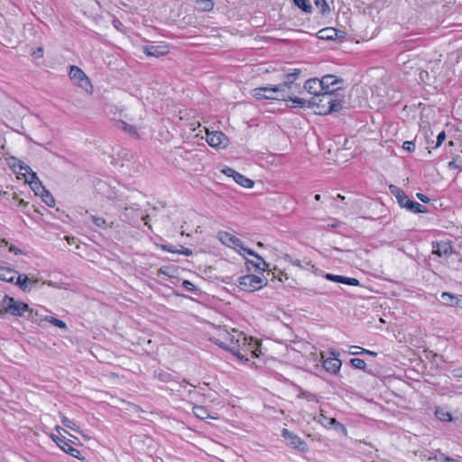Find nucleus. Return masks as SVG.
Segmentation results:
<instances>
[{"mask_svg":"<svg viewBox=\"0 0 462 462\" xmlns=\"http://www.w3.org/2000/svg\"><path fill=\"white\" fill-rule=\"evenodd\" d=\"M212 341L220 347L228 350L239 360H248V356H258V342L246 337L242 332L226 327L217 328V337Z\"/></svg>","mask_w":462,"mask_h":462,"instance_id":"1","label":"nucleus"},{"mask_svg":"<svg viewBox=\"0 0 462 462\" xmlns=\"http://www.w3.org/2000/svg\"><path fill=\"white\" fill-rule=\"evenodd\" d=\"M343 100L329 93H322L318 97H312L309 100L308 106H316V113L327 115L332 112H337L342 108Z\"/></svg>","mask_w":462,"mask_h":462,"instance_id":"2","label":"nucleus"},{"mask_svg":"<svg viewBox=\"0 0 462 462\" xmlns=\"http://www.w3.org/2000/svg\"><path fill=\"white\" fill-rule=\"evenodd\" d=\"M26 310H29L28 304L15 300L9 296H3L0 300V312L11 314L13 316H22Z\"/></svg>","mask_w":462,"mask_h":462,"instance_id":"3","label":"nucleus"},{"mask_svg":"<svg viewBox=\"0 0 462 462\" xmlns=\"http://www.w3.org/2000/svg\"><path fill=\"white\" fill-rule=\"evenodd\" d=\"M218 240L225 245L233 248L236 252H238L241 255L245 258V254H254V252L249 248H246L243 245L242 241L235 236L234 235L226 232L220 231L217 233Z\"/></svg>","mask_w":462,"mask_h":462,"instance_id":"4","label":"nucleus"},{"mask_svg":"<svg viewBox=\"0 0 462 462\" xmlns=\"http://www.w3.org/2000/svg\"><path fill=\"white\" fill-rule=\"evenodd\" d=\"M251 93L252 96L258 100H286L287 97V95L282 92V88L278 85L256 88H254Z\"/></svg>","mask_w":462,"mask_h":462,"instance_id":"5","label":"nucleus"},{"mask_svg":"<svg viewBox=\"0 0 462 462\" xmlns=\"http://www.w3.org/2000/svg\"><path fill=\"white\" fill-rule=\"evenodd\" d=\"M69 76L74 85L82 88L87 93L92 92L93 87L91 85L90 79L80 68L77 66H70Z\"/></svg>","mask_w":462,"mask_h":462,"instance_id":"6","label":"nucleus"},{"mask_svg":"<svg viewBox=\"0 0 462 462\" xmlns=\"http://www.w3.org/2000/svg\"><path fill=\"white\" fill-rule=\"evenodd\" d=\"M321 84L323 92L329 93L336 97L339 96V91L345 89L344 80L331 74L322 77Z\"/></svg>","mask_w":462,"mask_h":462,"instance_id":"7","label":"nucleus"},{"mask_svg":"<svg viewBox=\"0 0 462 462\" xmlns=\"http://www.w3.org/2000/svg\"><path fill=\"white\" fill-rule=\"evenodd\" d=\"M265 284L266 282L262 277L249 274L239 279L238 286L240 290L251 292L262 289Z\"/></svg>","mask_w":462,"mask_h":462,"instance_id":"8","label":"nucleus"},{"mask_svg":"<svg viewBox=\"0 0 462 462\" xmlns=\"http://www.w3.org/2000/svg\"><path fill=\"white\" fill-rule=\"evenodd\" d=\"M206 141L213 148L226 149L229 144L227 136L219 131H209L206 128Z\"/></svg>","mask_w":462,"mask_h":462,"instance_id":"9","label":"nucleus"},{"mask_svg":"<svg viewBox=\"0 0 462 462\" xmlns=\"http://www.w3.org/2000/svg\"><path fill=\"white\" fill-rule=\"evenodd\" d=\"M222 172L226 176L232 178L237 184L244 188L252 189L254 187V182L251 179H248L232 168L226 167L222 170Z\"/></svg>","mask_w":462,"mask_h":462,"instance_id":"10","label":"nucleus"},{"mask_svg":"<svg viewBox=\"0 0 462 462\" xmlns=\"http://www.w3.org/2000/svg\"><path fill=\"white\" fill-rule=\"evenodd\" d=\"M331 354L334 357L323 359L322 365L327 372L335 374L339 371L342 363L341 360L337 357V356L339 355L338 353L331 352Z\"/></svg>","mask_w":462,"mask_h":462,"instance_id":"11","label":"nucleus"},{"mask_svg":"<svg viewBox=\"0 0 462 462\" xmlns=\"http://www.w3.org/2000/svg\"><path fill=\"white\" fill-rule=\"evenodd\" d=\"M304 89L310 95H313V97H318L324 93L321 79H308L304 84Z\"/></svg>","mask_w":462,"mask_h":462,"instance_id":"12","label":"nucleus"},{"mask_svg":"<svg viewBox=\"0 0 462 462\" xmlns=\"http://www.w3.org/2000/svg\"><path fill=\"white\" fill-rule=\"evenodd\" d=\"M143 52L151 57H162L169 53L167 45H149L143 48Z\"/></svg>","mask_w":462,"mask_h":462,"instance_id":"13","label":"nucleus"},{"mask_svg":"<svg viewBox=\"0 0 462 462\" xmlns=\"http://www.w3.org/2000/svg\"><path fill=\"white\" fill-rule=\"evenodd\" d=\"M301 70L300 69H294L291 73H288L282 83L278 86L282 88V92L286 95V90L293 87L294 81L299 78Z\"/></svg>","mask_w":462,"mask_h":462,"instance_id":"14","label":"nucleus"},{"mask_svg":"<svg viewBox=\"0 0 462 462\" xmlns=\"http://www.w3.org/2000/svg\"><path fill=\"white\" fill-rule=\"evenodd\" d=\"M318 37L321 40H334L343 38L344 32L332 27H327L319 31Z\"/></svg>","mask_w":462,"mask_h":462,"instance_id":"15","label":"nucleus"},{"mask_svg":"<svg viewBox=\"0 0 462 462\" xmlns=\"http://www.w3.org/2000/svg\"><path fill=\"white\" fill-rule=\"evenodd\" d=\"M325 278L328 281L335 282H340L350 286H359L360 282L356 278H350L341 275H335L331 273H327L325 275Z\"/></svg>","mask_w":462,"mask_h":462,"instance_id":"16","label":"nucleus"},{"mask_svg":"<svg viewBox=\"0 0 462 462\" xmlns=\"http://www.w3.org/2000/svg\"><path fill=\"white\" fill-rule=\"evenodd\" d=\"M440 300L442 303L447 306H462V296L454 295L449 292H442Z\"/></svg>","mask_w":462,"mask_h":462,"instance_id":"17","label":"nucleus"},{"mask_svg":"<svg viewBox=\"0 0 462 462\" xmlns=\"http://www.w3.org/2000/svg\"><path fill=\"white\" fill-rule=\"evenodd\" d=\"M282 436L287 439V444L293 448H299L304 444L300 437L290 432L287 429H283Z\"/></svg>","mask_w":462,"mask_h":462,"instance_id":"18","label":"nucleus"},{"mask_svg":"<svg viewBox=\"0 0 462 462\" xmlns=\"http://www.w3.org/2000/svg\"><path fill=\"white\" fill-rule=\"evenodd\" d=\"M27 182L37 196L41 197L46 191L36 174H31V179H27Z\"/></svg>","mask_w":462,"mask_h":462,"instance_id":"19","label":"nucleus"},{"mask_svg":"<svg viewBox=\"0 0 462 462\" xmlns=\"http://www.w3.org/2000/svg\"><path fill=\"white\" fill-rule=\"evenodd\" d=\"M18 275V273L11 268L0 266V280L8 282H14V280L16 279Z\"/></svg>","mask_w":462,"mask_h":462,"instance_id":"20","label":"nucleus"},{"mask_svg":"<svg viewBox=\"0 0 462 462\" xmlns=\"http://www.w3.org/2000/svg\"><path fill=\"white\" fill-rule=\"evenodd\" d=\"M433 254L439 256L448 257L452 254V247L448 243H438L433 249Z\"/></svg>","mask_w":462,"mask_h":462,"instance_id":"21","label":"nucleus"},{"mask_svg":"<svg viewBox=\"0 0 462 462\" xmlns=\"http://www.w3.org/2000/svg\"><path fill=\"white\" fill-rule=\"evenodd\" d=\"M389 189L391 193L395 196L400 206L403 208L409 201V198L406 194L394 185H390Z\"/></svg>","mask_w":462,"mask_h":462,"instance_id":"22","label":"nucleus"},{"mask_svg":"<svg viewBox=\"0 0 462 462\" xmlns=\"http://www.w3.org/2000/svg\"><path fill=\"white\" fill-rule=\"evenodd\" d=\"M13 167L17 171L18 174L24 177L26 182L27 179H31V174H36L28 165L24 164L21 161H18L17 163H14Z\"/></svg>","mask_w":462,"mask_h":462,"instance_id":"23","label":"nucleus"},{"mask_svg":"<svg viewBox=\"0 0 462 462\" xmlns=\"http://www.w3.org/2000/svg\"><path fill=\"white\" fill-rule=\"evenodd\" d=\"M20 289L24 292H30L32 290V286L30 285L29 277L25 274H19L14 282Z\"/></svg>","mask_w":462,"mask_h":462,"instance_id":"24","label":"nucleus"},{"mask_svg":"<svg viewBox=\"0 0 462 462\" xmlns=\"http://www.w3.org/2000/svg\"><path fill=\"white\" fill-rule=\"evenodd\" d=\"M193 412H194L195 416L200 420H205V419H208V418H211L214 420L217 419V417L210 415L208 411L205 407L200 406V405H195L193 407Z\"/></svg>","mask_w":462,"mask_h":462,"instance_id":"25","label":"nucleus"},{"mask_svg":"<svg viewBox=\"0 0 462 462\" xmlns=\"http://www.w3.org/2000/svg\"><path fill=\"white\" fill-rule=\"evenodd\" d=\"M58 446L67 454H69L70 456L79 458L80 451L77 448H74L71 447L69 443H67L65 440H60V443L58 442Z\"/></svg>","mask_w":462,"mask_h":462,"instance_id":"26","label":"nucleus"},{"mask_svg":"<svg viewBox=\"0 0 462 462\" xmlns=\"http://www.w3.org/2000/svg\"><path fill=\"white\" fill-rule=\"evenodd\" d=\"M436 417L442 421H452L453 417L451 413L443 407H438L435 411Z\"/></svg>","mask_w":462,"mask_h":462,"instance_id":"27","label":"nucleus"},{"mask_svg":"<svg viewBox=\"0 0 462 462\" xmlns=\"http://www.w3.org/2000/svg\"><path fill=\"white\" fill-rule=\"evenodd\" d=\"M116 126L117 128L122 129L131 134H134L136 133V127L138 125H131L123 119H119L116 121Z\"/></svg>","mask_w":462,"mask_h":462,"instance_id":"28","label":"nucleus"},{"mask_svg":"<svg viewBox=\"0 0 462 462\" xmlns=\"http://www.w3.org/2000/svg\"><path fill=\"white\" fill-rule=\"evenodd\" d=\"M250 255L253 256L254 260H250L248 262L252 263L255 268L263 271H265L268 268V264L259 254L254 253V254Z\"/></svg>","mask_w":462,"mask_h":462,"instance_id":"29","label":"nucleus"},{"mask_svg":"<svg viewBox=\"0 0 462 462\" xmlns=\"http://www.w3.org/2000/svg\"><path fill=\"white\" fill-rule=\"evenodd\" d=\"M403 208H406L408 210L413 213H423L426 212L425 207L421 204L412 201L409 199V201Z\"/></svg>","mask_w":462,"mask_h":462,"instance_id":"30","label":"nucleus"},{"mask_svg":"<svg viewBox=\"0 0 462 462\" xmlns=\"http://www.w3.org/2000/svg\"><path fill=\"white\" fill-rule=\"evenodd\" d=\"M197 7L202 12H210L214 8V2L212 0H196Z\"/></svg>","mask_w":462,"mask_h":462,"instance_id":"31","label":"nucleus"},{"mask_svg":"<svg viewBox=\"0 0 462 462\" xmlns=\"http://www.w3.org/2000/svg\"><path fill=\"white\" fill-rule=\"evenodd\" d=\"M60 420H61V422L66 426L68 427L69 429L78 432V433H80L84 438L89 439V437H88L87 435L83 434L79 428L71 420H69L68 417L64 416V415H61L60 416Z\"/></svg>","mask_w":462,"mask_h":462,"instance_id":"32","label":"nucleus"},{"mask_svg":"<svg viewBox=\"0 0 462 462\" xmlns=\"http://www.w3.org/2000/svg\"><path fill=\"white\" fill-rule=\"evenodd\" d=\"M288 102H291V104H288L290 107H304L308 106L309 101L305 100L304 98L300 97H290Z\"/></svg>","mask_w":462,"mask_h":462,"instance_id":"33","label":"nucleus"},{"mask_svg":"<svg viewBox=\"0 0 462 462\" xmlns=\"http://www.w3.org/2000/svg\"><path fill=\"white\" fill-rule=\"evenodd\" d=\"M26 312H28V319H31L32 322L37 323L40 326L42 325V322L43 320H45L44 318L42 319V316L39 314L38 311L33 310L30 308H29V310H26Z\"/></svg>","mask_w":462,"mask_h":462,"instance_id":"34","label":"nucleus"},{"mask_svg":"<svg viewBox=\"0 0 462 462\" xmlns=\"http://www.w3.org/2000/svg\"><path fill=\"white\" fill-rule=\"evenodd\" d=\"M294 4L305 13L311 12V5L309 0H293Z\"/></svg>","mask_w":462,"mask_h":462,"instance_id":"35","label":"nucleus"},{"mask_svg":"<svg viewBox=\"0 0 462 462\" xmlns=\"http://www.w3.org/2000/svg\"><path fill=\"white\" fill-rule=\"evenodd\" d=\"M41 198L47 206L51 208H53L55 206V199L49 190L46 189V191L42 193Z\"/></svg>","mask_w":462,"mask_h":462,"instance_id":"36","label":"nucleus"},{"mask_svg":"<svg viewBox=\"0 0 462 462\" xmlns=\"http://www.w3.org/2000/svg\"><path fill=\"white\" fill-rule=\"evenodd\" d=\"M44 319L51 324H53L54 326L61 328V329H66L67 328V325L64 321L60 320V319H58L54 317H48L46 316L44 318Z\"/></svg>","mask_w":462,"mask_h":462,"instance_id":"37","label":"nucleus"},{"mask_svg":"<svg viewBox=\"0 0 462 462\" xmlns=\"http://www.w3.org/2000/svg\"><path fill=\"white\" fill-rule=\"evenodd\" d=\"M90 218H91V220L94 222V224L97 226L102 227V228L108 227L106 220L104 217H97V216H91Z\"/></svg>","mask_w":462,"mask_h":462,"instance_id":"38","label":"nucleus"},{"mask_svg":"<svg viewBox=\"0 0 462 462\" xmlns=\"http://www.w3.org/2000/svg\"><path fill=\"white\" fill-rule=\"evenodd\" d=\"M314 4H315L316 7L319 8L322 14H325L329 10L328 5L326 2V0H314Z\"/></svg>","mask_w":462,"mask_h":462,"instance_id":"39","label":"nucleus"},{"mask_svg":"<svg viewBox=\"0 0 462 462\" xmlns=\"http://www.w3.org/2000/svg\"><path fill=\"white\" fill-rule=\"evenodd\" d=\"M350 363L354 367L357 369L365 370L366 367L365 362L361 358H352Z\"/></svg>","mask_w":462,"mask_h":462,"instance_id":"40","label":"nucleus"},{"mask_svg":"<svg viewBox=\"0 0 462 462\" xmlns=\"http://www.w3.org/2000/svg\"><path fill=\"white\" fill-rule=\"evenodd\" d=\"M162 248H163V250H166V251H168V252L179 253V254H184V255H187V256H189V255H191V254H192V251H191L190 249H189V248H183L181 251H174V250H172V249L169 248V247H168V246H166V245H163V247H162Z\"/></svg>","mask_w":462,"mask_h":462,"instance_id":"41","label":"nucleus"},{"mask_svg":"<svg viewBox=\"0 0 462 462\" xmlns=\"http://www.w3.org/2000/svg\"><path fill=\"white\" fill-rule=\"evenodd\" d=\"M402 148L406 152H413L415 150V143L411 141H405L402 143Z\"/></svg>","mask_w":462,"mask_h":462,"instance_id":"42","label":"nucleus"},{"mask_svg":"<svg viewBox=\"0 0 462 462\" xmlns=\"http://www.w3.org/2000/svg\"><path fill=\"white\" fill-rule=\"evenodd\" d=\"M446 139V134L444 131L440 132L438 136H437V141H436V144L435 146H433L432 148H438L439 147L442 143L445 141Z\"/></svg>","mask_w":462,"mask_h":462,"instance_id":"43","label":"nucleus"},{"mask_svg":"<svg viewBox=\"0 0 462 462\" xmlns=\"http://www.w3.org/2000/svg\"><path fill=\"white\" fill-rule=\"evenodd\" d=\"M182 285L188 291H193L196 290V286L188 280L183 281Z\"/></svg>","mask_w":462,"mask_h":462,"instance_id":"44","label":"nucleus"},{"mask_svg":"<svg viewBox=\"0 0 462 462\" xmlns=\"http://www.w3.org/2000/svg\"><path fill=\"white\" fill-rule=\"evenodd\" d=\"M362 349H363L362 347L357 346H349V352L352 355H358V354L363 353Z\"/></svg>","mask_w":462,"mask_h":462,"instance_id":"45","label":"nucleus"},{"mask_svg":"<svg viewBox=\"0 0 462 462\" xmlns=\"http://www.w3.org/2000/svg\"><path fill=\"white\" fill-rule=\"evenodd\" d=\"M32 55L37 59L42 58L43 56V49L42 47H39L37 50L32 52Z\"/></svg>","mask_w":462,"mask_h":462,"instance_id":"46","label":"nucleus"},{"mask_svg":"<svg viewBox=\"0 0 462 462\" xmlns=\"http://www.w3.org/2000/svg\"><path fill=\"white\" fill-rule=\"evenodd\" d=\"M453 375L455 377H459V378H462V366L461 367H458L457 369H455L453 371Z\"/></svg>","mask_w":462,"mask_h":462,"instance_id":"47","label":"nucleus"},{"mask_svg":"<svg viewBox=\"0 0 462 462\" xmlns=\"http://www.w3.org/2000/svg\"><path fill=\"white\" fill-rule=\"evenodd\" d=\"M417 197L422 202H429V200H430L427 196H425L424 194H421V193H418Z\"/></svg>","mask_w":462,"mask_h":462,"instance_id":"48","label":"nucleus"},{"mask_svg":"<svg viewBox=\"0 0 462 462\" xmlns=\"http://www.w3.org/2000/svg\"><path fill=\"white\" fill-rule=\"evenodd\" d=\"M9 251L12 252V253H14L16 254H22V251L19 248H17L16 246H14V245H10L9 246Z\"/></svg>","mask_w":462,"mask_h":462,"instance_id":"49","label":"nucleus"},{"mask_svg":"<svg viewBox=\"0 0 462 462\" xmlns=\"http://www.w3.org/2000/svg\"><path fill=\"white\" fill-rule=\"evenodd\" d=\"M329 424H330V425H337V426H339L340 428H343V429L345 430L344 426H343L342 424H340V423H339L336 419H334V418H331V419L329 420Z\"/></svg>","mask_w":462,"mask_h":462,"instance_id":"50","label":"nucleus"},{"mask_svg":"<svg viewBox=\"0 0 462 462\" xmlns=\"http://www.w3.org/2000/svg\"><path fill=\"white\" fill-rule=\"evenodd\" d=\"M304 396H305V398H306L308 401H310V402H313V401H314V402H318V400H317V398H316V396H315V395H312V394H310V393H309V394H305V393H304Z\"/></svg>","mask_w":462,"mask_h":462,"instance_id":"51","label":"nucleus"},{"mask_svg":"<svg viewBox=\"0 0 462 462\" xmlns=\"http://www.w3.org/2000/svg\"><path fill=\"white\" fill-rule=\"evenodd\" d=\"M29 282H30V285H32V289H33L35 287V285L37 284L38 280L37 279L29 278Z\"/></svg>","mask_w":462,"mask_h":462,"instance_id":"52","label":"nucleus"},{"mask_svg":"<svg viewBox=\"0 0 462 462\" xmlns=\"http://www.w3.org/2000/svg\"><path fill=\"white\" fill-rule=\"evenodd\" d=\"M8 245V242L5 239H0V247H5Z\"/></svg>","mask_w":462,"mask_h":462,"instance_id":"53","label":"nucleus"},{"mask_svg":"<svg viewBox=\"0 0 462 462\" xmlns=\"http://www.w3.org/2000/svg\"><path fill=\"white\" fill-rule=\"evenodd\" d=\"M362 352H364L365 354H368L370 356H375L377 355L375 352H373V351H370V350H367V349H362Z\"/></svg>","mask_w":462,"mask_h":462,"instance_id":"54","label":"nucleus"},{"mask_svg":"<svg viewBox=\"0 0 462 462\" xmlns=\"http://www.w3.org/2000/svg\"><path fill=\"white\" fill-rule=\"evenodd\" d=\"M67 242L69 244V245H72L75 243V238L74 237H70V236H66L65 237Z\"/></svg>","mask_w":462,"mask_h":462,"instance_id":"55","label":"nucleus"},{"mask_svg":"<svg viewBox=\"0 0 462 462\" xmlns=\"http://www.w3.org/2000/svg\"><path fill=\"white\" fill-rule=\"evenodd\" d=\"M51 438H52L53 441H55L57 444H58V442L60 443V440H63L62 439H60V437L55 436V435H51Z\"/></svg>","mask_w":462,"mask_h":462,"instance_id":"56","label":"nucleus"},{"mask_svg":"<svg viewBox=\"0 0 462 462\" xmlns=\"http://www.w3.org/2000/svg\"><path fill=\"white\" fill-rule=\"evenodd\" d=\"M283 259H284L286 262L292 263V261H293V260L291 259V257L289 254H285V255L283 256Z\"/></svg>","mask_w":462,"mask_h":462,"instance_id":"57","label":"nucleus"},{"mask_svg":"<svg viewBox=\"0 0 462 462\" xmlns=\"http://www.w3.org/2000/svg\"><path fill=\"white\" fill-rule=\"evenodd\" d=\"M327 420V418L325 417V415H323L322 413L320 414L319 418L318 419L319 422H320L321 424H323V420Z\"/></svg>","mask_w":462,"mask_h":462,"instance_id":"58","label":"nucleus"},{"mask_svg":"<svg viewBox=\"0 0 462 462\" xmlns=\"http://www.w3.org/2000/svg\"><path fill=\"white\" fill-rule=\"evenodd\" d=\"M207 398H208L209 401H211V402H214V401H215V399H216V398H215V396H214V394H208V395H207Z\"/></svg>","mask_w":462,"mask_h":462,"instance_id":"59","label":"nucleus"},{"mask_svg":"<svg viewBox=\"0 0 462 462\" xmlns=\"http://www.w3.org/2000/svg\"><path fill=\"white\" fill-rule=\"evenodd\" d=\"M56 430H57L60 434L61 433V431L66 432V430H63V429H62L61 427H60V426H56Z\"/></svg>","mask_w":462,"mask_h":462,"instance_id":"60","label":"nucleus"},{"mask_svg":"<svg viewBox=\"0 0 462 462\" xmlns=\"http://www.w3.org/2000/svg\"><path fill=\"white\" fill-rule=\"evenodd\" d=\"M16 41H13L12 39L8 40L5 44L6 45H12L13 43H14Z\"/></svg>","mask_w":462,"mask_h":462,"instance_id":"61","label":"nucleus"},{"mask_svg":"<svg viewBox=\"0 0 462 462\" xmlns=\"http://www.w3.org/2000/svg\"><path fill=\"white\" fill-rule=\"evenodd\" d=\"M292 264L300 266V267L301 266L300 262L299 260L292 261Z\"/></svg>","mask_w":462,"mask_h":462,"instance_id":"62","label":"nucleus"},{"mask_svg":"<svg viewBox=\"0 0 462 462\" xmlns=\"http://www.w3.org/2000/svg\"><path fill=\"white\" fill-rule=\"evenodd\" d=\"M148 217H149L148 215H146L145 217H143V220H144L145 225H148V222H147L148 221Z\"/></svg>","mask_w":462,"mask_h":462,"instance_id":"63","label":"nucleus"},{"mask_svg":"<svg viewBox=\"0 0 462 462\" xmlns=\"http://www.w3.org/2000/svg\"><path fill=\"white\" fill-rule=\"evenodd\" d=\"M445 462H458V461L452 459V458H446Z\"/></svg>","mask_w":462,"mask_h":462,"instance_id":"64","label":"nucleus"}]
</instances>
